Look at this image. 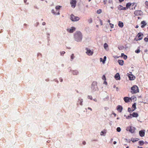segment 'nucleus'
I'll return each instance as SVG.
<instances>
[{"label":"nucleus","mask_w":148,"mask_h":148,"mask_svg":"<svg viewBox=\"0 0 148 148\" xmlns=\"http://www.w3.org/2000/svg\"><path fill=\"white\" fill-rule=\"evenodd\" d=\"M131 4L130 3H128L126 5V7L127 8H128L131 5Z\"/></svg>","instance_id":"26"},{"label":"nucleus","mask_w":148,"mask_h":148,"mask_svg":"<svg viewBox=\"0 0 148 148\" xmlns=\"http://www.w3.org/2000/svg\"><path fill=\"white\" fill-rule=\"evenodd\" d=\"M27 0H24V2L25 3H26L27 2Z\"/></svg>","instance_id":"60"},{"label":"nucleus","mask_w":148,"mask_h":148,"mask_svg":"<svg viewBox=\"0 0 148 148\" xmlns=\"http://www.w3.org/2000/svg\"><path fill=\"white\" fill-rule=\"evenodd\" d=\"M113 114L114 115V116H116V114H115V113H114Z\"/></svg>","instance_id":"59"},{"label":"nucleus","mask_w":148,"mask_h":148,"mask_svg":"<svg viewBox=\"0 0 148 148\" xmlns=\"http://www.w3.org/2000/svg\"><path fill=\"white\" fill-rule=\"evenodd\" d=\"M104 83L105 84H107V82H106L105 80L104 82Z\"/></svg>","instance_id":"56"},{"label":"nucleus","mask_w":148,"mask_h":148,"mask_svg":"<svg viewBox=\"0 0 148 148\" xmlns=\"http://www.w3.org/2000/svg\"><path fill=\"white\" fill-rule=\"evenodd\" d=\"M102 79L103 80H104L105 81L106 80V77L105 75H103L102 76Z\"/></svg>","instance_id":"36"},{"label":"nucleus","mask_w":148,"mask_h":148,"mask_svg":"<svg viewBox=\"0 0 148 148\" xmlns=\"http://www.w3.org/2000/svg\"><path fill=\"white\" fill-rule=\"evenodd\" d=\"M116 90L117 91H118L119 90V88L118 87L116 88Z\"/></svg>","instance_id":"57"},{"label":"nucleus","mask_w":148,"mask_h":148,"mask_svg":"<svg viewBox=\"0 0 148 148\" xmlns=\"http://www.w3.org/2000/svg\"><path fill=\"white\" fill-rule=\"evenodd\" d=\"M144 40L146 42H148V38L147 37L145 38L144 39Z\"/></svg>","instance_id":"35"},{"label":"nucleus","mask_w":148,"mask_h":148,"mask_svg":"<svg viewBox=\"0 0 148 148\" xmlns=\"http://www.w3.org/2000/svg\"><path fill=\"white\" fill-rule=\"evenodd\" d=\"M130 116H132L133 117H137L138 116V115L137 113L133 112L132 114H130Z\"/></svg>","instance_id":"14"},{"label":"nucleus","mask_w":148,"mask_h":148,"mask_svg":"<svg viewBox=\"0 0 148 148\" xmlns=\"http://www.w3.org/2000/svg\"><path fill=\"white\" fill-rule=\"evenodd\" d=\"M94 100L95 101H96V99H94Z\"/></svg>","instance_id":"63"},{"label":"nucleus","mask_w":148,"mask_h":148,"mask_svg":"<svg viewBox=\"0 0 148 148\" xmlns=\"http://www.w3.org/2000/svg\"><path fill=\"white\" fill-rule=\"evenodd\" d=\"M101 12H102L101 10V9H99L97 10V13L98 14H100L101 13Z\"/></svg>","instance_id":"25"},{"label":"nucleus","mask_w":148,"mask_h":148,"mask_svg":"<svg viewBox=\"0 0 148 148\" xmlns=\"http://www.w3.org/2000/svg\"><path fill=\"white\" fill-rule=\"evenodd\" d=\"M86 53L87 55L89 56H91L93 54V52L91 51L90 49H88V48H86Z\"/></svg>","instance_id":"7"},{"label":"nucleus","mask_w":148,"mask_h":148,"mask_svg":"<svg viewBox=\"0 0 148 148\" xmlns=\"http://www.w3.org/2000/svg\"><path fill=\"white\" fill-rule=\"evenodd\" d=\"M118 62L119 64L121 65H123V64L124 61L123 60H119Z\"/></svg>","instance_id":"18"},{"label":"nucleus","mask_w":148,"mask_h":148,"mask_svg":"<svg viewBox=\"0 0 148 148\" xmlns=\"http://www.w3.org/2000/svg\"><path fill=\"white\" fill-rule=\"evenodd\" d=\"M78 72L76 71H73V73L74 75H77L78 74Z\"/></svg>","instance_id":"27"},{"label":"nucleus","mask_w":148,"mask_h":148,"mask_svg":"<svg viewBox=\"0 0 148 148\" xmlns=\"http://www.w3.org/2000/svg\"><path fill=\"white\" fill-rule=\"evenodd\" d=\"M140 146H142L144 144V142L143 141H139L138 142Z\"/></svg>","instance_id":"21"},{"label":"nucleus","mask_w":148,"mask_h":148,"mask_svg":"<svg viewBox=\"0 0 148 148\" xmlns=\"http://www.w3.org/2000/svg\"><path fill=\"white\" fill-rule=\"evenodd\" d=\"M84 145H85L86 144V142L85 141H83V143H82Z\"/></svg>","instance_id":"50"},{"label":"nucleus","mask_w":148,"mask_h":148,"mask_svg":"<svg viewBox=\"0 0 148 148\" xmlns=\"http://www.w3.org/2000/svg\"><path fill=\"white\" fill-rule=\"evenodd\" d=\"M128 111L130 113L134 111V110H133L132 108H128L127 109Z\"/></svg>","instance_id":"20"},{"label":"nucleus","mask_w":148,"mask_h":148,"mask_svg":"<svg viewBox=\"0 0 148 148\" xmlns=\"http://www.w3.org/2000/svg\"><path fill=\"white\" fill-rule=\"evenodd\" d=\"M139 92V88L137 86L134 85L131 87L130 92L132 94H136L138 92Z\"/></svg>","instance_id":"2"},{"label":"nucleus","mask_w":148,"mask_h":148,"mask_svg":"<svg viewBox=\"0 0 148 148\" xmlns=\"http://www.w3.org/2000/svg\"><path fill=\"white\" fill-rule=\"evenodd\" d=\"M126 148H129V146H127V147H126Z\"/></svg>","instance_id":"64"},{"label":"nucleus","mask_w":148,"mask_h":148,"mask_svg":"<svg viewBox=\"0 0 148 148\" xmlns=\"http://www.w3.org/2000/svg\"><path fill=\"white\" fill-rule=\"evenodd\" d=\"M129 79L130 80H134L135 79V77L134 75H130L128 76Z\"/></svg>","instance_id":"13"},{"label":"nucleus","mask_w":148,"mask_h":148,"mask_svg":"<svg viewBox=\"0 0 148 148\" xmlns=\"http://www.w3.org/2000/svg\"><path fill=\"white\" fill-rule=\"evenodd\" d=\"M88 99H90L91 100H92V97L91 96H88Z\"/></svg>","instance_id":"37"},{"label":"nucleus","mask_w":148,"mask_h":148,"mask_svg":"<svg viewBox=\"0 0 148 148\" xmlns=\"http://www.w3.org/2000/svg\"><path fill=\"white\" fill-rule=\"evenodd\" d=\"M118 25L120 27H123V23L120 21H119V22Z\"/></svg>","instance_id":"17"},{"label":"nucleus","mask_w":148,"mask_h":148,"mask_svg":"<svg viewBox=\"0 0 148 148\" xmlns=\"http://www.w3.org/2000/svg\"><path fill=\"white\" fill-rule=\"evenodd\" d=\"M45 24H46V23H45V22H43L42 23V25H45Z\"/></svg>","instance_id":"48"},{"label":"nucleus","mask_w":148,"mask_h":148,"mask_svg":"<svg viewBox=\"0 0 148 148\" xmlns=\"http://www.w3.org/2000/svg\"><path fill=\"white\" fill-rule=\"evenodd\" d=\"M108 22L110 24V20H109L108 21Z\"/></svg>","instance_id":"62"},{"label":"nucleus","mask_w":148,"mask_h":148,"mask_svg":"<svg viewBox=\"0 0 148 148\" xmlns=\"http://www.w3.org/2000/svg\"><path fill=\"white\" fill-rule=\"evenodd\" d=\"M137 148H143L142 147H139L138 146Z\"/></svg>","instance_id":"61"},{"label":"nucleus","mask_w":148,"mask_h":148,"mask_svg":"<svg viewBox=\"0 0 148 148\" xmlns=\"http://www.w3.org/2000/svg\"><path fill=\"white\" fill-rule=\"evenodd\" d=\"M138 25H136L135 27L136 28H138Z\"/></svg>","instance_id":"58"},{"label":"nucleus","mask_w":148,"mask_h":148,"mask_svg":"<svg viewBox=\"0 0 148 148\" xmlns=\"http://www.w3.org/2000/svg\"><path fill=\"white\" fill-rule=\"evenodd\" d=\"M100 24H101V25H102L103 23H102V21L101 20H100Z\"/></svg>","instance_id":"46"},{"label":"nucleus","mask_w":148,"mask_h":148,"mask_svg":"<svg viewBox=\"0 0 148 148\" xmlns=\"http://www.w3.org/2000/svg\"><path fill=\"white\" fill-rule=\"evenodd\" d=\"M88 22L89 23L92 22V19L91 18H90L88 20Z\"/></svg>","instance_id":"29"},{"label":"nucleus","mask_w":148,"mask_h":148,"mask_svg":"<svg viewBox=\"0 0 148 148\" xmlns=\"http://www.w3.org/2000/svg\"><path fill=\"white\" fill-rule=\"evenodd\" d=\"M75 28L74 27H72L71 29H68V31L70 33H73L75 30Z\"/></svg>","instance_id":"12"},{"label":"nucleus","mask_w":148,"mask_h":148,"mask_svg":"<svg viewBox=\"0 0 148 148\" xmlns=\"http://www.w3.org/2000/svg\"><path fill=\"white\" fill-rule=\"evenodd\" d=\"M124 101L126 103L130 102V100H131V98L128 97H125L123 98Z\"/></svg>","instance_id":"10"},{"label":"nucleus","mask_w":148,"mask_h":148,"mask_svg":"<svg viewBox=\"0 0 148 148\" xmlns=\"http://www.w3.org/2000/svg\"><path fill=\"white\" fill-rule=\"evenodd\" d=\"M124 55H125L123 53H121V56L122 57H123V56H124Z\"/></svg>","instance_id":"51"},{"label":"nucleus","mask_w":148,"mask_h":148,"mask_svg":"<svg viewBox=\"0 0 148 148\" xmlns=\"http://www.w3.org/2000/svg\"><path fill=\"white\" fill-rule=\"evenodd\" d=\"M117 109L119 112H121L123 108L121 106L118 105L117 106Z\"/></svg>","instance_id":"11"},{"label":"nucleus","mask_w":148,"mask_h":148,"mask_svg":"<svg viewBox=\"0 0 148 148\" xmlns=\"http://www.w3.org/2000/svg\"><path fill=\"white\" fill-rule=\"evenodd\" d=\"M108 2L109 3H112V0H109Z\"/></svg>","instance_id":"44"},{"label":"nucleus","mask_w":148,"mask_h":148,"mask_svg":"<svg viewBox=\"0 0 148 148\" xmlns=\"http://www.w3.org/2000/svg\"><path fill=\"white\" fill-rule=\"evenodd\" d=\"M119 0V1L120 2H121L123 1L124 0Z\"/></svg>","instance_id":"55"},{"label":"nucleus","mask_w":148,"mask_h":148,"mask_svg":"<svg viewBox=\"0 0 148 148\" xmlns=\"http://www.w3.org/2000/svg\"><path fill=\"white\" fill-rule=\"evenodd\" d=\"M140 51L139 49H138L137 50H136L135 51V52L136 53H140Z\"/></svg>","instance_id":"32"},{"label":"nucleus","mask_w":148,"mask_h":148,"mask_svg":"<svg viewBox=\"0 0 148 148\" xmlns=\"http://www.w3.org/2000/svg\"><path fill=\"white\" fill-rule=\"evenodd\" d=\"M110 27L111 28H113L114 27V25L112 24L111 23H110Z\"/></svg>","instance_id":"41"},{"label":"nucleus","mask_w":148,"mask_h":148,"mask_svg":"<svg viewBox=\"0 0 148 148\" xmlns=\"http://www.w3.org/2000/svg\"><path fill=\"white\" fill-rule=\"evenodd\" d=\"M123 6L121 5H119L118 6V8L119 10H121L122 9Z\"/></svg>","instance_id":"23"},{"label":"nucleus","mask_w":148,"mask_h":148,"mask_svg":"<svg viewBox=\"0 0 148 148\" xmlns=\"http://www.w3.org/2000/svg\"><path fill=\"white\" fill-rule=\"evenodd\" d=\"M141 24L142 25L141 27L142 28H144L145 26L146 25V23L145 21H143L141 22Z\"/></svg>","instance_id":"15"},{"label":"nucleus","mask_w":148,"mask_h":148,"mask_svg":"<svg viewBox=\"0 0 148 148\" xmlns=\"http://www.w3.org/2000/svg\"><path fill=\"white\" fill-rule=\"evenodd\" d=\"M88 109H89V110H90L91 111H92V109L91 108H90V107H88Z\"/></svg>","instance_id":"52"},{"label":"nucleus","mask_w":148,"mask_h":148,"mask_svg":"<svg viewBox=\"0 0 148 148\" xmlns=\"http://www.w3.org/2000/svg\"><path fill=\"white\" fill-rule=\"evenodd\" d=\"M116 130L118 132H120L121 130V128L120 127H118L116 129Z\"/></svg>","instance_id":"33"},{"label":"nucleus","mask_w":148,"mask_h":148,"mask_svg":"<svg viewBox=\"0 0 148 148\" xmlns=\"http://www.w3.org/2000/svg\"><path fill=\"white\" fill-rule=\"evenodd\" d=\"M52 13H53V14H56V15H59V14H60V13H59V11H58V12L56 14V13H55V12L54 10H52Z\"/></svg>","instance_id":"22"},{"label":"nucleus","mask_w":148,"mask_h":148,"mask_svg":"<svg viewBox=\"0 0 148 148\" xmlns=\"http://www.w3.org/2000/svg\"><path fill=\"white\" fill-rule=\"evenodd\" d=\"M74 38L75 40L77 42L80 41L82 39V35L80 32H77L74 34Z\"/></svg>","instance_id":"1"},{"label":"nucleus","mask_w":148,"mask_h":148,"mask_svg":"<svg viewBox=\"0 0 148 148\" xmlns=\"http://www.w3.org/2000/svg\"><path fill=\"white\" fill-rule=\"evenodd\" d=\"M136 141H137V140H134V139L133 140H132V142L133 143Z\"/></svg>","instance_id":"53"},{"label":"nucleus","mask_w":148,"mask_h":148,"mask_svg":"<svg viewBox=\"0 0 148 148\" xmlns=\"http://www.w3.org/2000/svg\"><path fill=\"white\" fill-rule=\"evenodd\" d=\"M116 141H114V142H113V144H116Z\"/></svg>","instance_id":"54"},{"label":"nucleus","mask_w":148,"mask_h":148,"mask_svg":"<svg viewBox=\"0 0 148 148\" xmlns=\"http://www.w3.org/2000/svg\"><path fill=\"white\" fill-rule=\"evenodd\" d=\"M100 61H101V62H103V64H104V63H105V61H106V60H103L102 61V58H100Z\"/></svg>","instance_id":"34"},{"label":"nucleus","mask_w":148,"mask_h":148,"mask_svg":"<svg viewBox=\"0 0 148 148\" xmlns=\"http://www.w3.org/2000/svg\"><path fill=\"white\" fill-rule=\"evenodd\" d=\"M70 19L73 21H76L79 20V18L77 16H75L73 14H71V15Z\"/></svg>","instance_id":"3"},{"label":"nucleus","mask_w":148,"mask_h":148,"mask_svg":"<svg viewBox=\"0 0 148 148\" xmlns=\"http://www.w3.org/2000/svg\"><path fill=\"white\" fill-rule=\"evenodd\" d=\"M139 134L141 137H143L145 135V130H142L139 131Z\"/></svg>","instance_id":"8"},{"label":"nucleus","mask_w":148,"mask_h":148,"mask_svg":"<svg viewBox=\"0 0 148 148\" xmlns=\"http://www.w3.org/2000/svg\"><path fill=\"white\" fill-rule=\"evenodd\" d=\"M62 80L63 79L61 78H60V82H62Z\"/></svg>","instance_id":"47"},{"label":"nucleus","mask_w":148,"mask_h":148,"mask_svg":"<svg viewBox=\"0 0 148 148\" xmlns=\"http://www.w3.org/2000/svg\"><path fill=\"white\" fill-rule=\"evenodd\" d=\"M61 7V6H57L56 7V9L57 10H59L60 9V8Z\"/></svg>","instance_id":"30"},{"label":"nucleus","mask_w":148,"mask_h":148,"mask_svg":"<svg viewBox=\"0 0 148 148\" xmlns=\"http://www.w3.org/2000/svg\"><path fill=\"white\" fill-rule=\"evenodd\" d=\"M106 56H105L104 57V58H103V60H106Z\"/></svg>","instance_id":"49"},{"label":"nucleus","mask_w":148,"mask_h":148,"mask_svg":"<svg viewBox=\"0 0 148 148\" xmlns=\"http://www.w3.org/2000/svg\"><path fill=\"white\" fill-rule=\"evenodd\" d=\"M83 102V100L82 99H81L80 101V104L81 105H82V103Z\"/></svg>","instance_id":"43"},{"label":"nucleus","mask_w":148,"mask_h":148,"mask_svg":"<svg viewBox=\"0 0 148 148\" xmlns=\"http://www.w3.org/2000/svg\"><path fill=\"white\" fill-rule=\"evenodd\" d=\"M116 80L119 79L120 77L119 74L118 73H116L114 76Z\"/></svg>","instance_id":"16"},{"label":"nucleus","mask_w":148,"mask_h":148,"mask_svg":"<svg viewBox=\"0 0 148 148\" xmlns=\"http://www.w3.org/2000/svg\"><path fill=\"white\" fill-rule=\"evenodd\" d=\"M127 56L126 55H124V56H123V58L124 59H127Z\"/></svg>","instance_id":"40"},{"label":"nucleus","mask_w":148,"mask_h":148,"mask_svg":"<svg viewBox=\"0 0 148 148\" xmlns=\"http://www.w3.org/2000/svg\"><path fill=\"white\" fill-rule=\"evenodd\" d=\"M126 10V8L123 7L122 9V10Z\"/></svg>","instance_id":"45"},{"label":"nucleus","mask_w":148,"mask_h":148,"mask_svg":"<svg viewBox=\"0 0 148 148\" xmlns=\"http://www.w3.org/2000/svg\"><path fill=\"white\" fill-rule=\"evenodd\" d=\"M108 47V44L106 43H105L104 44V48L105 49H107V48Z\"/></svg>","instance_id":"24"},{"label":"nucleus","mask_w":148,"mask_h":148,"mask_svg":"<svg viewBox=\"0 0 148 148\" xmlns=\"http://www.w3.org/2000/svg\"><path fill=\"white\" fill-rule=\"evenodd\" d=\"M107 1V0H103V2L104 4H106Z\"/></svg>","instance_id":"42"},{"label":"nucleus","mask_w":148,"mask_h":148,"mask_svg":"<svg viewBox=\"0 0 148 148\" xmlns=\"http://www.w3.org/2000/svg\"><path fill=\"white\" fill-rule=\"evenodd\" d=\"M143 12L141 10H136L134 12V14L136 16L141 15L142 14Z\"/></svg>","instance_id":"6"},{"label":"nucleus","mask_w":148,"mask_h":148,"mask_svg":"<svg viewBox=\"0 0 148 148\" xmlns=\"http://www.w3.org/2000/svg\"><path fill=\"white\" fill-rule=\"evenodd\" d=\"M76 3L77 1L76 0H71L70 4L71 7L73 8H75L76 6Z\"/></svg>","instance_id":"5"},{"label":"nucleus","mask_w":148,"mask_h":148,"mask_svg":"<svg viewBox=\"0 0 148 148\" xmlns=\"http://www.w3.org/2000/svg\"><path fill=\"white\" fill-rule=\"evenodd\" d=\"M132 108L133 110H134L136 109V104L135 103L132 105Z\"/></svg>","instance_id":"19"},{"label":"nucleus","mask_w":148,"mask_h":148,"mask_svg":"<svg viewBox=\"0 0 148 148\" xmlns=\"http://www.w3.org/2000/svg\"><path fill=\"white\" fill-rule=\"evenodd\" d=\"M145 4V7L148 9V1H146Z\"/></svg>","instance_id":"28"},{"label":"nucleus","mask_w":148,"mask_h":148,"mask_svg":"<svg viewBox=\"0 0 148 148\" xmlns=\"http://www.w3.org/2000/svg\"><path fill=\"white\" fill-rule=\"evenodd\" d=\"M137 36L138 38V40H140L143 38V34L141 33H139L138 34Z\"/></svg>","instance_id":"9"},{"label":"nucleus","mask_w":148,"mask_h":148,"mask_svg":"<svg viewBox=\"0 0 148 148\" xmlns=\"http://www.w3.org/2000/svg\"><path fill=\"white\" fill-rule=\"evenodd\" d=\"M74 58H75V56L74 55V54H72V55L71 56V60H73Z\"/></svg>","instance_id":"31"},{"label":"nucleus","mask_w":148,"mask_h":148,"mask_svg":"<svg viewBox=\"0 0 148 148\" xmlns=\"http://www.w3.org/2000/svg\"><path fill=\"white\" fill-rule=\"evenodd\" d=\"M65 51H62L61 52H60L61 55H62V54L63 55L64 54H65Z\"/></svg>","instance_id":"39"},{"label":"nucleus","mask_w":148,"mask_h":148,"mask_svg":"<svg viewBox=\"0 0 148 148\" xmlns=\"http://www.w3.org/2000/svg\"><path fill=\"white\" fill-rule=\"evenodd\" d=\"M135 128L133 127H128L127 128V130L129 131L131 133H134L135 132Z\"/></svg>","instance_id":"4"},{"label":"nucleus","mask_w":148,"mask_h":148,"mask_svg":"<svg viewBox=\"0 0 148 148\" xmlns=\"http://www.w3.org/2000/svg\"><path fill=\"white\" fill-rule=\"evenodd\" d=\"M106 132H104L103 131H101V135L102 136V135H103V134H106Z\"/></svg>","instance_id":"38"}]
</instances>
